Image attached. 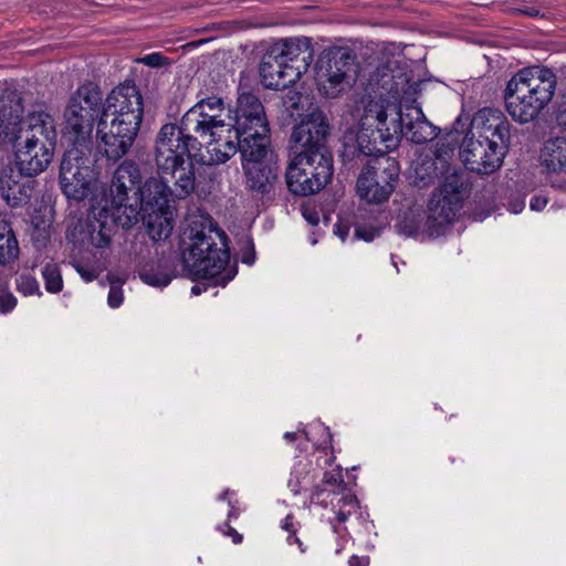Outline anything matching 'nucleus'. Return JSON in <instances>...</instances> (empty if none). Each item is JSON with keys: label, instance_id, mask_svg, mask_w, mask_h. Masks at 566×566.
<instances>
[{"label": "nucleus", "instance_id": "obj_13", "mask_svg": "<svg viewBox=\"0 0 566 566\" xmlns=\"http://www.w3.org/2000/svg\"><path fill=\"white\" fill-rule=\"evenodd\" d=\"M137 122L142 125L144 116V101L142 93L133 81H125L114 87L106 96L101 116Z\"/></svg>", "mask_w": 566, "mask_h": 566}, {"label": "nucleus", "instance_id": "obj_50", "mask_svg": "<svg viewBox=\"0 0 566 566\" xmlns=\"http://www.w3.org/2000/svg\"><path fill=\"white\" fill-rule=\"evenodd\" d=\"M368 565H369L368 556L353 555L348 560V566H368Z\"/></svg>", "mask_w": 566, "mask_h": 566}, {"label": "nucleus", "instance_id": "obj_31", "mask_svg": "<svg viewBox=\"0 0 566 566\" xmlns=\"http://www.w3.org/2000/svg\"><path fill=\"white\" fill-rule=\"evenodd\" d=\"M189 109L195 113L198 112V114L207 112L209 114L224 115L231 108L227 107L224 98L216 93L212 87L205 85L197 93V103Z\"/></svg>", "mask_w": 566, "mask_h": 566}, {"label": "nucleus", "instance_id": "obj_63", "mask_svg": "<svg viewBox=\"0 0 566 566\" xmlns=\"http://www.w3.org/2000/svg\"><path fill=\"white\" fill-rule=\"evenodd\" d=\"M132 223H133V221H132V219L128 217V222L123 223V227H125V226H130Z\"/></svg>", "mask_w": 566, "mask_h": 566}, {"label": "nucleus", "instance_id": "obj_7", "mask_svg": "<svg viewBox=\"0 0 566 566\" xmlns=\"http://www.w3.org/2000/svg\"><path fill=\"white\" fill-rule=\"evenodd\" d=\"M400 175L398 161L380 153L370 158L358 177L357 193L369 203H381L389 199Z\"/></svg>", "mask_w": 566, "mask_h": 566}, {"label": "nucleus", "instance_id": "obj_3", "mask_svg": "<svg viewBox=\"0 0 566 566\" xmlns=\"http://www.w3.org/2000/svg\"><path fill=\"white\" fill-rule=\"evenodd\" d=\"M556 85V75L547 67L531 66L518 71L504 91L506 112L520 124L531 123L551 103Z\"/></svg>", "mask_w": 566, "mask_h": 566}, {"label": "nucleus", "instance_id": "obj_22", "mask_svg": "<svg viewBox=\"0 0 566 566\" xmlns=\"http://www.w3.org/2000/svg\"><path fill=\"white\" fill-rule=\"evenodd\" d=\"M461 207L458 191L449 192L446 189H440L433 192L428 202V228L438 231L440 228L451 224Z\"/></svg>", "mask_w": 566, "mask_h": 566}, {"label": "nucleus", "instance_id": "obj_25", "mask_svg": "<svg viewBox=\"0 0 566 566\" xmlns=\"http://www.w3.org/2000/svg\"><path fill=\"white\" fill-rule=\"evenodd\" d=\"M180 129L195 136L198 139H205L207 136H219V133H227L228 124H226L223 115L193 112L188 109L179 123Z\"/></svg>", "mask_w": 566, "mask_h": 566}, {"label": "nucleus", "instance_id": "obj_43", "mask_svg": "<svg viewBox=\"0 0 566 566\" xmlns=\"http://www.w3.org/2000/svg\"><path fill=\"white\" fill-rule=\"evenodd\" d=\"M15 306V296L7 287L0 289V314H7Z\"/></svg>", "mask_w": 566, "mask_h": 566}, {"label": "nucleus", "instance_id": "obj_39", "mask_svg": "<svg viewBox=\"0 0 566 566\" xmlns=\"http://www.w3.org/2000/svg\"><path fill=\"white\" fill-rule=\"evenodd\" d=\"M18 292L24 296L42 295L36 277L30 273H22L15 280Z\"/></svg>", "mask_w": 566, "mask_h": 566}, {"label": "nucleus", "instance_id": "obj_19", "mask_svg": "<svg viewBox=\"0 0 566 566\" xmlns=\"http://www.w3.org/2000/svg\"><path fill=\"white\" fill-rule=\"evenodd\" d=\"M36 140V143L56 146L57 132L54 117L45 104H35L27 113L24 128L20 140Z\"/></svg>", "mask_w": 566, "mask_h": 566}, {"label": "nucleus", "instance_id": "obj_54", "mask_svg": "<svg viewBox=\"0 0 566 566\" xmlns=\"http://www.w3.org/2000/svg\"><path fill=\"white\" fill-rule=\"evenodd\" d=\"M356 233H357L360 238H363L364 240H366V241H370V240H373V239H374V234H373V233H368V234H367V233H366L361 228H357V229H356Z\"/></svg>", "mask_w": 566, "mask_h": 566}, {"label": "nucleus", "instance_id": "obj_48", "mask_svg": "<svg viewBox=\"0 0 566 566\" xmlns=\"http://www.w3.org/2000/svg\"><path fill=\"white\" fill-rule=\"evenodd\" d=\"M547 198L543 196H534L531 199L530 207L534 211H542L547 205Z\"/></svg>", "mask_w": 566, "mask_h": 566}, {"label": "nucleus", "instance_id": "obj_5", "mask_svg": "<svg viewBox=\"0 0 566 566\" xmlns=\"http://www.w3.org/2000/svg\"><path fill=\"white\" fill-rule=\"evenodd\" d=\"M102 92L93 84L81 85L70 97L64 111L65 130L74 136L73 145L87 147L102 109Z\"/></svg>", "mask_w": 566, "mask_h": 566}, {"label": "nucleus", "instance_id": "obj_53", "mask_svg": "<svg viewBox=\"0 0 566 566\" xmlns=\"http://www.w3.org/2000/svg\"><path fill=\"white\" fill-rule=\"evenodd\" d=\"M287 543L290 545L296 544L298 546V548L301 549V552H303V553L305 552V547H304L302 541L297 537L296 532L289 535Z\"/></svg>", "mask_w": 566, "mask_h": 566}, {"label": "nucleus", "instance_id": "obj_15", "mask_svg": "<svg viewBox=\"0 0 566 566\" xmlns=\"http://www.w3.org/2000/svg\"><path fill=\"white\" fill-rule=\"evenodd\" d=\"M18 170L25 177H34L46 170L54 155L55 146L36 140H17L12 143Z\"/></svg>", "mask_w": 566, "mask_h": 566}, {"label": "nucleus", "instance_id": "obj_33", "mask_svg": "<svg viewBox=\"0 0 566 566\" xmlns=\"http://www.w3.org/2000/svg\"><path fill=\"white\" fill-rule=\"evenodd\" d=\"M148 217L146 220L147 233L154 241H164L168 239L174 229V222L168 217L167 210L147 211Z\"/></svg>", "mask_w": 566, "mask_h": 566}, {"label": "nucleus", "instance_id": "obj_1", "mask_svg": "<svg viewBox=\"0 0 566 566\" xmlns=\"http://www.w3.org/2000/svg\"><path fill=\"white\" fill-rule=\"evenodd\" d=\"M329 125L321 112H313L294 126L290 147L294 157L286 168L287 189L296 196H310L332 179L333 156L326 142Z\"/></svg>", "mask_w": 566, "mask_h": 566}, {"label": "nucleus", "instance_id": "obj_49", "mask_svg": "<svg viewBox=\"0 0 566 566\" xmlns=\"http://www.w3.org/2000/svg\"><path fill=\"white\" fill-rule=\"evenodd\" d=\"M557 123L566 130V94L556 115Z\"/></svg>", "mask_w": 566, "mask_h": 566}, {"label": "nucleus", "instance_id": "obj_14", "mask_svg": "<svg viewBox=\"0 0 566 566\" xmlns=\"http://www.w3.org/2000/svg\"><path fill=\"white\" fill-rule=\"evenodd\" d=\"M142 180L143 175L137 163L126 159L118 165L109 189L114 210L129 209L134 213V220H136L135 190L142 188Z\"/></svg>", "mask_w": 566, "mask_h": 566}, {"label": "nucleus", "instance_id": "obj_58", "mask_svg": "<svg viewBox=\"0 0 566 566\" xmlns=\"http://www.w3.org/2000/svg\"><path fill=\"white\" fill-rule=\"evenodd\" d=\"M331 523H332L333 531H334L335 533H340V528H339V526H338L337 524L333 523V522H331Z\"/></svg>", "mask_w": 566, "mask_h": 566}, {"label": "nucleus", "instance_id": "obj_36", "mask_svg": "<svg viewBox=\"0 0 566 566\" xmlns=\"http://www.w3.org/2000/svg\"><path fill=\"white\" fill-rule=\"evenodd\" d=\"M317 85L322 95L328 98H335L350 86V82L337 75L329 74V72H326V70L322 67L318 74Z\"/></svg>", "mask_w": 566, "mask_h": 566}, {"label": "nucleus", "instance_id": "obj_42", "mask_svg": "<svg viewBox=\"0 0 566 566\" xmlns=\"http://www.w3.org/2000/svg\"><path fill=\"white\" fill-rule=\"evenodd\" d=\"M391 69L387 64L379 65L374 72L370 81H376L378 85L386 88L387 85L392 82Z\"/></svg>", "mask_w": 566, "mask_h": 566}, {"label": "nucleus", "instance_id": "obj_52", "mask_svg": "<svg viewBox=\"0 0 566 566\" xmlns=\"http://www.w3.org/2000/svg\"><path fill=\"white\" fill-rule=\"evenodd\" d=\"M303 216L308 221V223H311L312 226H316L319 222V217H318L317 212H315V211H313V212L304 211Z\"/></svg>", "mask_w": 566, "mask_h": 566}, {"label": "nucleus", "instance_id": "obj_12", "mask_svg": "<svg viewBox=\"0 0 566 566\" xmlns=\"http://www.w3.org/2000/svg\"><path fill=\"white\" fill-rule=\"evenodd\" d=\"M391 125V128H378L379 137L386 143L398 142L400 136H405L408 140L421 145L436 136L433 125L419 107H406V111L400 108L398 118Z\"/></svg>", "mask_w": 566, "mask_h": 566}, {"label": "nucleus", "instance_id": "obj_26", "mask_svg": "<svg viewBox=\"0 0 566 566\" xmlns=\"http://www.w3.org/2000/svg\"><path fill=\"white\" fill-rule=\"evenodd\" d=\"M344 491H346V484L343 468L335 465L333 469L325 471L321 483L312 489L310 501L312 504L326 509L329 504H333L335 496L345 493Z\"/></svg>", "mask_w": 566, "mask_h": 566}, {"label": "nucleus", "instance_id": "obj_4", "mask_svg": "<svg viewBox=\"0 0 566 566\" xmlns=\"http://www.w3.org/2000/svg\"><path fill=\"white\" fill-rule=\"evenodd\" d=\"M237 103L233 109H228L227 134H232L242 143V156L259 155L270 147V124L265 107L260 97L251 91H244L239 84Z\"/></svg>", "mask_w": 566, "mask_h": 566}, {"label": "nucleus", "instance_id": "obj_11", "mask_svg": "<svg viewBox=\"0 0 566 566\" xmlns=\"http://www.w3.org/2000/svg\"><path fill=\"white\" fill-rule=\"evenodd\" d=\"M507 149L497 140L475 138L468 133L460 146V158L469 170L491 175L502 166Z\"/></svg>", "mask_w": 566, "mask_h": 566}, {"label": "nucleus", "instance_id": "obj_45", "mask_svg": "<svg viewBox=\"0 0 566 566\" xmlns=\"http://www.w3.org/2000/svg\"><path fill=\"white\" fill-rule=\"evenodd\" d=\"M123 291L117 285H111L107 303L111 307L116 308L119 307L123 303Z\"/></svg>", "mask_w": 566, "mask_h": 566}, {"label": "nucleus", "instance_id": "obj_10", "mask_svg": "<svg viewBox=\"0 0 566 566\" xmlns=\"http://www.w3.org/2000/svg\"><path fill=\"white\" fill-rule=\"evenodd\" d=\"M116 219H119V216L107 208L93 210L86 220H77L73 228L67 230L66 239L81 245L107 248L116 228Z\"/></svg>", "mask_w": 566, "mask_h": 566}, {"label": "nucleus", "instance_id": "obj_2", "mask_svg": "<svg viewBox=\"0 0 566 566\" xmlns=\"http://www.w3.org/2000/svg\"><path fill=\"white\" fill-rule=\"evenodd\" d=\"M180 259L186 270L200 279H216V285L224 286L233 275H223L230 262L227 234L211 218L195 217L180 234Z\"/></svg>", "mask_w": 566, "mask_h": 566}, {"label": "nucleus", "instance_id": "obj_37", "mask_svg": "<svg viewBox=\"0 0 566 566\" xmlns=\"http://www.w3.org/2000/svg\"><path fill=\"white\" fill-rule=\"evenodd\" d=\"M331 505L335 511V518L338 524L347 522L349 516L356 514L359 510L358 500L350 492H346L340 494L339 496H335V500H333V504Z\"/></svg>", "mask_w": 566, "mask_h": 566}, {"label": "nucleus", "instance_id": "obj_55", "mask_svg": "<svg viewBox=\"0 0 566 566\" xmlns=\"http://www.w3.org/2000/svg\"><path fill=\"white\" fill-rule=\"evenodd\" d=\"M284 439L289 442H293L296 440V433L295 432H285Z\"/></svg>", "mask_w": 566, "mask_h": 566}, {"label": "nucleus", "instance_id": "obj_61", "mask_svg": "<svg viewBox=\"0 0 566 566\" xmlns=\"http://www.w3.org/2000/svg\"><path fill=\"white\" fill-rule=\"evenodd\" d=\"M303 433H304L306 440L311 441L310 432L303 430Z\"/></svg>", "mask_w": 566, "mask_h": 566}, {"label": "nucleus", "instance_id": "obj_44", "mask_svg": "<svg viewBox=\"0 0 566 566\" xmlns=\"http://www.w3.org/2000/svg\"><path fill=\"white\" fill-rule=\"evenodd\" d=\"M73 266L85 282H92L98 277L99 272L96 269L85 266L78 262L74 263Z\"/></svg>", "mask_w": 566, "mask_h": 566}, {"label": "nucleus", "instance_id": "obj_46", "mask_svg": "<svg viewBox=\"0 0 566 566\" xmlns=\"http://www.w3.org/2000/svg\"><path fill=\"white\" fill-rule=\"evenodd\" d=\"M219 530L226 535L231 537L232 542L234 544H240L243 539V536L234 530L229 522H224L222 526L219 527Z\"/></svg>", "mask_w": 566, "mask_h": 566}, {"label": "nucleus", "instance_id": "obj_40", "mask_svg": "<svg viewBox=\"0 0 566 566\" xmlns=\"http://www.w3.org/2000/svg\"><path fill=\"white\" fill-rule=\"evenodd\" d=\"M138 63H142L149 67H164L170 65V60L166 55L160 52H153L146 54L137 60Z\"/></svg>", "mask_w": 566, "mask_h": 566}, {"label": "nucleus", "instance_id": "obj_16", "mask_svg": "<svg viewBox=\"0 0 566 566\" xmlns=\"http://www.w3.org/2000/svg\"><path fill=\"white\" fill-rule=\"evenodd\" d=\"M268 153L269 147H265L259 155L242 156L247 187L262 195L272 190L279 171L275 164L265 160Z\"/></svg>", "mask_w": 566, "mask_h": 566}, {"label": "nucleus", "instance_id": "obj_28", "mask_svg": "<svg viewBox=\"0 0 566 566\" xmlns=\"http://www.w3.org/2000/svg\"><path fill=\"white\" fill-rule=\"evenodd\" d=\"M223 133H219V136H207V148L209 154V169L211 166L224 164L238 151L242 155V143L237 139L232 134H228L222 137Z\"/></svg>", "mask_w": 566, "mask_h": 566}, {"label": "nucleus", "instance_id": "obj_29", "mask_svg": "<svg viewBox=\"0 0 566 566\" xmlns=\"http://www.w3.org/2000/svg\"><path fill=\"white\" fill-rule=\"evenodd\" d=\"M375 113H376V119H377L376 130H369L368 128L361 127L358 130L357 138H356L358 151L361 155L368 156L371 158H375L380 153H384L382 150L377 148L378 139L381 143H384V140L378 135L379 126H381L382 128H389L387 126V113H386L384 106L381 105L379 107V109H377ZM385 144H386L387 148H390L392 146H396L397 142H391V143L385 142Z\"/></svg>", "mask_w": 566, "mask_h": 566}, {"label": "nucleus", "instance_id": "obj_8", "mask_svg": "<svg viewBox=\"0 0 566 566\" xmlns=\"http://www.w3.org/2000/svg\"><path fill=\"white\" fill-rule=\"evenodd\" d=\"M88 147L73 145L63 155L59 181L69 199L81 201L91 192L93 171L88 165Z\"/></svg>", "mask_w": 566, "mask_h": 566}, {"label": "nucleus", "instance_id": "obj_23", "mask_svg": "<svg viewBox=\"0 0 566 566\" xmlns=\"http://www.w3.org/2000/svg\"><path fill=\"white\" fill-rule=\"evenodd\" d=\"M281 52L269 48L263 54L259 72L261 83L270 90H283L297 82L293 71L279 57Z\"/></svg>", "mask_w": 566, "mask_h": 566}, {"label": "nucleus", "instance_id": "obj_51", "mask_svg": "<svg viewBox=\"0 0 566 566\" xmlns=\"http://www.w3.org/2000/svg\"><path fill=\"white\" fill-rule=\"evenodd\" d=\"M282 528L289 532V535L296 532V528L293 523V516L291 514L284 518Z\"/></svg>", "mask_w": 566, "mask_h": 566}, {"label": "nucleus", "instance_id": "obj_64", "mask_svg": "<svg viewBox=\"0 0 566 566\" xmlns=\"http://www.w3.org/2000/svg\"><path fill=\"white\" fill-rule=\"evenodd\" d=\"M253 261H249L247 259H244V263H252Z\"/></svg>", "mask_w": 566, "mask_h": 566}, {"label": "nucleus", "instance_id": "obj_47", "mask_svg": "<svg viewBox=\"0 0 566 566\" xmlns=\"http://www.w3.org/2000/svg\"><path fill=\"white\" fill-rule=\"evenodd\" d=\"M514 12H516L518 14H524V15H527L531 18H537V17L544 18L545 17V13L541 12V10L534 6L518 7V8L514 9Z\"/></svg>", "mask_w": 566, "mask_h": 566}, {"label": "nucleus", "instance_id": "obj_62", "mask_svg": "<svg viewBox=\"0 0 566 566\" xmlns=\"http://www.w3.org/2000/svg\"><path fill=\"white\" fill-rule=\"evenodd\" d=\"M366 112H367L366 117L371 116L373 109L370 107L367 108Z\"/></svg>", "mask_w": 566, "mask_h": 566}, {"label": "nucleus", "instance_id": "obj_24", "mask_svg": "<svg viewBox=\"0 0 566 566\" xmlns=\"http://www.w3.org/2000/svg\"><path fill=\"white\" fill-rule=\"evenodd\" d=\"M32 178L33 177H25L19 170L18 172L12 169L3 171L0 177L1 197L11 207L27 205L30 201L38 184Z\"/></svg>", "mask_w": 566, "mask_h": 566}, {"label": "nucleus", "instance_id": "obj_59", "mask_svg": "<svg viewBox=\"0 0 566 566\" xmlns=\"http://www.w3.org/2000/svg\"><path fill=\"white\" fill-rule=\"evenodd\" d=\"M191 292H192L193 294H199V293H200V289H199V286H197V285L192 286Z\"/></svg>", "mask_w": 566, "mask_h": 566}, {"label": "nucleus", "instance_id": "obj_32", "mask_svg": "<svg viewBox=\"0 0 566 566\" xmlns=\"http://www.w3.org/2000/svg\"><path fill=\"white\" fill-rule=\"evenodd\" d=\"M355 55L349 50L337 49L328 54L323 69L329 72V74L349 81V74L353 71Z\"/></svg>", "mask_w": 566, "mask_h": 566}, {"label": "nucleus", "instance_id": "obj_56", "mask_svg": "<svg viewBox=\"0 0 566 566\" xmlns=\"http://www.w3.org/2000/svg\"><path fill=\"white\" fill-rule=\"evenodd\" d=\"M238 517V512L232 507L229 513H228V518H237Z\"/></svg>", "mask_w": 566, "mask_h": 566}, {"label": "nucleus", "instance_id": "obj_9", "mask_svg": "<svg viewBox=\"0 0 566 566\" xmlns=\"http://www.w3.org/2000/svg\"><path fill=\"white\" fill-rule=\"evenodd\" d=\"M139 130L140 125L137 122L118 118L108 122L107 117L99 116L96 129L97 149L107 160L115 163L128 154Z\"/></svg>", "mask_w": 566, "mask_h": 566}, {"label": "nucleus", "instance_id": "obj_27", "mask_svg": "<svg viewBox=\"0 0 566 566\" xmlns=\"http://www.w3.org/2000/svg\"><path fill=\"white\" fill-rule=\"evenodd\" d=\"M541 166L552 174H566V137L548 138L539 153Z\"/></svg>", "mask_w": 566, "mask_h": 566}, {"label": "nucleus", "instance_id": "obj_6", "mask_svg": "<svg viewBox=\"0 0 566 566\" xmlns=\"http://www.w3.org/2000/svg\"><path fill=\"white\" fill-rule=\"evenodd\" d=\"M202 147L201 142L186 134L180 125L167 123L159 129L155 140L154 158L158 175L192 159Z\"/></svg>", "mask_w": 566, "mask_h": 566}, {"label": "nucleus", "instance_id": "obj_41", "mask_svg": "<svg viewBox=\"0 0 566 566\" xmlns=\"http://www.w3.org/2000/svg\"><path fill=\"white\" fill-rule=\"evenodd\" d=\"M140 279L151 286H167L170 283V277L167 274L154 273L153 271L144 270L139 273Z\"/></svg>", "mask_w": 566, "mask_h": 566}, {"label": "nucleus", "instance_id": "obj_30", "mask_svg": "<svg viewBox=\"0 0 566 566\" xmlns=\"http://www.w3.org/2000/svg\"><path fill=\"white\" fill-rule=\"evenodd\" d=\"M163 178L172 180L170 187L174 198L185 199L196 189V172L192 159L174 168V171H166L160 175Z\"/></svg>", "mask_w": 566, "mask_h": 566}, {"label": "nucleus", "instance_id": "obj_20", "mask_svg": "<svg viewBox=\"0 0 566 566\" xmlns=\"http://www.w3.org/2000/svg\"><path fill=\"white\" fill-rule=\"evenodd\" d=\"M270 48L281 52L279 57L293 71L297 81L307 71L313 60V51L307 38L280 40Z\"/></svg>", "mask_w": 566, "mask_h": 566}, {"label": "nucleus", "instance_id": "obj_18", "mask_svg": "<svg viewBox=\"0 0 566 566\" xmlns=\"http://www.w3.org/2000/svg\"><path fill=\"white\" fill-rule=\"evenodd\" d=\"M471 128L480 138L497 140L501 146L509 148L511 142V124L504 113L494 107L479 109L472 120Z\"/></svg>", "mask_w": 566, "mask_h": 566}, {"label": "nucleus", "instance_id": "obj_21", "mask_svg": "<svg viewBox=\"0 0 566 566\" xmlns=\"http://www.w3.org/2000/svg\"><path fill=\"white\" fill-rule=\"evenodd\" d=\"M170 198H174L168 179L159 177L148 178L142 186L135 190L134 208L143 211L168 210Z\"/></svg>", "mask_w": 566, "mask_h": 566}, {"label": "nucleus", "instance_id": "obj_57", "mask_svg": "<svg viewBox=\"0 0 566 566\" xmlns=\"http://www.w3.org/2000/svg\"><path fill=\"white\" fill-rule=\"evenodd\" d=\"M228 494H229V490L223 491V492L219 495V500H220V501H226V500H227Z\"/></svg>", "mask_w": 566, "mask_h": 566}, {"label": "nucleus", "instance_id": "obj_60", "mask_svg": "<svg viewBox=\"0 0 566 566\" xmlns=\"http://www.w3.org/2000/svg\"><path fill=\"white\" fill-rule=\"evenodd\" d=\"M523 207V203H520L518 206H515L514 212H518Z\"/></svg>", "mask_w": 566, "mask_h": 566}, {"label": "nucleus", "instance_id": "obj_35", "mask_svg": "<svg viewBox=\"0 0 566 566\" xmlns=\"http://www.w3.org/2000/svg\"><path fill=\"white\" fill-rule=\"evenodd\" d=\"M19 243L9 224L0 228V265L12 263L19 256Z\"/></svg>", "mask_w": 566, "mask_h": 566}, {"label": "nucleus", "instance_id": "obj_34", "mask_svg": "<svg viewBox=\"0 0 566 566\" xmlns=\"http://www.w3.org/2000/svg\"><path fill=\"white\" fill-rule=\"evenodd\" d=\"M313 430L323 438L322 442L313 443L315 451L319 453V455L316 458L317 465L322 468L333 465L336 460V455L333 447V436L329 431V428L323 424H318L314 427Z\"/></svg>", "mask_w": 566, "mask_h": 566}, {"label": "nucleus", "instance_id": "obj_38", "mask_svg": "<svg viewBox=\"0 0 566 566\" xmlns=\"http://www.w3.org/2000/svg\"><path fill=\"white\" fill-rule=\"evenodd\" d=\"M42 277L46 292L56 294L63 290V279L60 265L55 262H48L42 266Z\"/></svg>", "mask_w": 566, "mask_h": 566}, {"label": "nucleus", "instance_id": "obj_17", "mask_svg": "<svg viewBox=\"0 0 566 566\" xmlns=\"http://www.w3.org/2000/svg\"><path fill=\"white\" fill-rule=\"evenodd\" d=\"M24 105L15 91L0 95V143H15L21 138Z\"/></svg>", "mask_w": 566, "mask_h": 566}]
</instances>
